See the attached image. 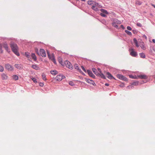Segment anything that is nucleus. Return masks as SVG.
<instances>
[{"label": "nucleus", "mask_w": 155, "mask_h": 155, "mask_svg": "<svg viewBox=\"0 0 155 155\" xmlns=\"http://www.w3.org/2000/svg\"><path fill=\"white\" fill-rule=\"evenodd\" d=\"M11 47L12 51L17 56H19V54L18 52V48L17 45L12 42H11L10 44Z\"/></svg>", "instance_id": "nucleus-1"}, {"label": "nucleus", "mask_w": 155, "mask_h": 155, "mask_svg": "<svg viewBox=\"0 0 155 155\" xmlns=\"http://www.w3.org/2000/svg\"><path fill=\"white\" fill-rule=\"evenodd\" d=\"M64 64L66 67L72 69H73V67L72 64L69 61H64Z\"/></svg>", "instance_id": "nucleus-2"}, {"label": "nucleus", "mask_w": 155, "mask_h": 155, "mask_svg": "<svg viewBox=\"0 0 155 155\" xmlns=\"http://www.w3.org/2000/svg\"><path fill=\"white\" fill-rule=\"evenodd\" d=\"M5 67L9 71H12L14 69L13 67L8 64H6L5 65Z\"/></svg>", "instance_id": "nucleus-3"}, {"label": "nucleus", "mask_w": 155, "mask_h": 155, "mask_svg": "<svg viewBox=\"0 0 155 155\" xmlns=\"http://www.w3.org/2000/svg\"><path fill=\"white\" fill-rule=\"evenodd\" d=\"M65 77L62 75H58L55 78V79L57 81H61L62 79Z\"/></svg>", "instance_id": "nucleus-4"}, {"label": "nucleus", "mask_w": 155, "mask_h": 155, "mask_svg": "<svg viewBox=\"0 0 155 155\" xmlns=\"http://www.w3.org/2000/svg\"><path fill=\"white\" fill-rule=\"evenodd\" d=\"M47 53L49 58L51 59L54 64H56V61L54 59V55L53 54L50 55L48 52Z\"/></svg>", "instance_id": "nucleus-5"}, {"label": "nucleus", "mask_w": 155, "mask_h": 155, "mask_svg": "<svg viewBox=\"0 0 155 155\" xmlns=\"http://www.w3.org/2000/svg\"><path fill=\"white\" fill-rule=\"evenodd\" d=\"M129 50L131 51L130 55L133 57H136L137 55V53L134 51L133 49H130Z\"/></svg>", "instance_id": "nucleus-6"}, {"label": "nucleus", "mask_w": 155, "mask_h": 155, "mask_svg": "<svg viewBox=\"0 0 155 155\" xmlns=\"http://www.w3.org/2000/svg\"><path fill=\"white\" fill-rule=\"evenodd\" d=\"M39 51L42 57H46V53L45 51L43 49H40Z\"/></svg>", "instance_id": "nucleus-7"}, {"label": "nucleus", "mask_w": 155, "mask_h": 155, "mask_svg": "<svg viewBox=\"0 0 155 155\" xmlns=\"http://www.w3.org/2000/svg\"><path fill=\"white\" fill-rule=\"evenodd\" d=\"M117 77L120 79L123 80L124 81H127V79L125 77H124L122 75L118 74L117 75Z\"/></svg>", "instance_id": "nucleus-8"}, {"label": "nucleus", "mask_w": 155, "mask_h": 155, "mask_svg": "<svg viewBox=\"0 0 155 155\" xmlns=\"http://www.w3.org/2000/svg\"><path fill=\"white\" fill-rule=\"evenodd\" d=\"M2 79L3 80H6L8 78V77L7 74L3 73L1 75Z\"/></svg>", "instance_id": "nucleus-9"}, {"label": "nucleus", "mask_w": 155, "mask_h": 155, "mask_svg": "<svg viewBox=\"0 0 155 155\" xmlns=\"http://www.w3.org/2000/svg\"><path fill=\"white\" fill-rule=\"evenodd\" d=\"M137 77L141 79H146L148 78L147 76L144 74L138 75Z\"/></svg>", "instance_id": "nucleus-10"}, {"label": "nucleus", "mask_w": 155, "mask_h": 155, "mask_svg": "<svg viewBox=\"0 0 155 155\" xmlns=\"http://www.w3.org/2000/svg\"><path fill=\"white\" fill-rule=\"evenodd\" d=\"M87 72L88 74L91 77L94 78L95 77V75L92 73V71L89 70H87Z\"/></svg>", "instance_id": "nucleus-11"}, {"label": "nucleus", "mask_w": 155, "mask_h": 155, "mask_svg": "<svg viewBox=\"0 0 155 155\" xmlns=\"http://www.w3.org/2000/svg\"><path fill=\"white\" fill-rule=\"evenodd\" d=\"M107 77L108 78L110 79H114L115 78L113 77V76L110 74L109 72H108L107 73Z\"/></svg>", "instance_id": "nucleus-12"}, {"label": "nucleus", "mask_w": 155, "mask_h": 155, "mask_svg": "<svg viewBox=\"0 0 155 155\" xmlns=\"http://www.w3.org/2000/svg\"><path fill=\"white\" fill-rule=\"evenodd\" d=\"M31 56L32 59H33L34 61H36L37 60V57L35 54L32 53Z\"/></svg>", "instance_id": "nucleus-13"}, {"label": "nucleus", "mask_w": 155, "mask_h": 155, "mask_svg": "<svg viewBox=\"0 0 155 155\" xmlns=\"http://www.w3.org/2000/svg\"><path fill=\"white\" fill-rule=\"evenodd\" d=\"M92 71L96 75H99V73L97 71V70L95 68H93Z\"/></svg>", "instance_id": "nucleus-14"}, {"label": "nucleus", "mask_w": 155, "mask_h": 155, "mask_svg": "<svg viewBox=\"0 0 155 155\" xmlns=\"http://www.w3.org/2000/svg\"><path fill=\"white\" fill-rule=\"evenodd\" d=\"M3 47L5 48V49L8 52H9V49H8V47L6 44L5 43L3 45Z\"/></svg>", "instance_id": "nucleus-15"}, {"label": "nucleus", "mask_w": 155, "mask_h": 155, "mask_svg": "<svg viewBox=\"0 0 155 155\" xmlns=\"http://www.w3.org/2000/svg\"><path fill=\"white\" fill-rule=\"evenodd\" d=\"M74 67L75 69H76L78 70L79 72H80L81 71V70L80 69H79L78 66V65L77 64H75L74 65Z\"/></svg>", "instance_id": "nucleus-16"}, {"label": "nucleus", "mask_w": 155, "mask_h": 155, "mask_svg": "<svg viewBox=\"0 0 155 155\" xmlns=\"http://www.w3.org/2000/svg\"><path fill=\"white\" fill-rule=\"evenodd\" d=\"M31 67L34 69L36 70H38L39 69V67H38L36 65H32Z\"/></svg>", "instance_id": "nucleus-17"}, {"label": "nucleus", "mask_w": 155, "mask_h": 155, "mask_svg": "<svg viewBox=\"0 0 155 155\" xmlns=\"http://www.w3.org/2000/svg\"><path fill=\"white\" fill-rule=\"evenodd\" d=\"M133 41L134 42L135 44L136 47H138L139 46L138 44L137 41V39L135 38H134L133 39Z\"/></svg>", "instance_id": "nucleus-18"}, {"label": "nucleus", "mask_w": 155, "mask_h": 155, "mask_svg": "<svg viewBox=\"0 0 155 155\" xmlns=\"http://www.w3.org/2000/svg\"><path fill=\"white\" fill-rule=\"evenodd\" d=\"M133 41L134 42L135 44L136 47H138L139 46L138 44L137 41V39L135 38H134L133 39Z\"/></svg>", "instance_id": "nucleus-19"}, {"label": "nucleus", "mask_w": 155, "mask_h": 155, "mask_svg": "<svg viewBox=\"0 0 155 155\" xmlns=\"http://www.w3.org/2000/svg\"><path fill=\"white\" fill-rule=\"evenodd\" d=\"M100 11L102 12V13H104L106 14H108V12H107V11L105 9H100Z\"/></svg>", "instance_id": "nucleus-20"}, {"label": "nucleus", "mask_w": 155, "mask_h": 155, "mask_svg": "<svg viewBox=\"0 0 155 155\" xmlns=\"http://www.w3.org/2000/svg\"><path fill=\"white\" fill-rule=\"evenodd\" d=\"M12 78L13 79L15 80H17L18 79V76L16 75H14L12 76Z\"/></svg>", "instance_id": "nucleus-21"}, {"label": "nucleus", "mask_w": 155, "mask_h": 155, "mask_svg": "<svg viewBox=\"0 0 155 155\" xmlns=\"http://www.w3.org/2000/svg\"><path fill=\"white\" fill-rule=\"evenodd\" d=\"M15 66L16 68L18 69H20L21 68V65L18 64H16L15 65Z\"/></svg>", "instance_id": "nucleus-22"}, {"label": "nucleus", "mask_w": 155, "mask_h": 155, "mask_svg": "<svg viewBox=\"0 0 155 155\" xmlns=\"http://www.w3.org/2000/svg\"><path fill=\"white\" fill-rule=\"evenodd\" d=\"M51 73L52 74L55 75L57 74L58 72L55 70L51 71Z\"/></svg>", "instance_id": "nucleus-23"}, {"label": "nucleus", "mask_w": 155, "mask_h": 155, "mask_svg": "<svg viewBox=\"0 0 155 155\" xmlns=\"http://www.w3.org/2000/svg\"><path fill=\"white\" fill-rule=\"evenodd\" d=\"M113 22L117 24H120L121 23V22L117 19L114 20Z\"/></svg>", "instance_id": "nucleus-24"}, {"label": "nucleus", "mask_w": 155, "mask_h": 155, "mask_svg": "<svg viewBox=\"0 0 155 155\" xmlns=\"http://www.w3.org/2000/svg\"><path fill=\"white\" fill-rule=\"evenodd\" d=\"M141 48L143 50H145L146 49V48L144 45V43L142 42L141 45H140Z\"/></svg>", "instance_id": "nucleus-25"}, {"label": "nucleus", "mask_w": 155, "mask_h": 155, "mask_svg": "<svg viewBox=\"0 0 155 155\" xmlns=\"http://www.w3.org/2000/svg\"><path fill=\"white\" fill-rule=\"evenodd\" d=\"M25 55L28 58V59L30 60L29 59V53L28 52H26L25 53Z\"/></svg>", "instance_id": "nucleus-26"}, {"label": "nucleus", "mask_w": 155, "mask_h": 155, "mask_svg": "<svg viewBox=\"0 0 155 155\" xmlns=\"http://www.w3.org/2000/svg\"><path fill=\"white\" fill-rule=\"evenodd\" d=\"M91 8L93 9L96 11H97L98 10V8L96 7L95 6H94V5H93L92 6Z\"/></svg>", "instance_id": "nucleus-27"}, {"label": "nucleus", "mask_w": 155, "mask_h": 155, "mask_svg": "<svg viewBox=\"0 0 155 155\" xmlns=\"http://www.w3.org/2000/svg\"><path fill=\"white\" fill-rule=\"evenodd\" d=\"M99 75H100L102 78L104 79H106L105 76L102 73H101L100 74L99 73Z\"/></svg>", "instance_id": "nucleus-28"}, {"label": "nucleus", "mask_w": 155, "mask_h": 155, "mask_svg": "<svg viewBox=\"0 0 155 155\" xmlns=\"http://www.w3.org/2000/svg\"><path fill=\"white\" fill-rule=\"evenodd\" d=\"M140 55L141 57L143 58H144L145 57V55L143 53H140Z\"/></svg>", "instance_id": "nucleus-29"}, {"label": "nucleus", "mask_w": 155, "mask_h": 155, "mask_svg": "<svg viewBox=\"0 0 155 155\" xmlns=\"http://www.w3.org/2000/svg\"><path fill=\"white\" fill-rule=\"evenodd\" d=\"M94 2L93 1H88L87 2V3L89 5H91L92 4H94Z\"/></svg>", "instance_id": "nucleus-30"}, {"label": "nucleus", "mask_w": 155, "mask_h": 155, "mask_svg": "<svg viewBox=\"0 0 155 155\" xmlns=\"http://www.w3.org/2000/svg\"><path fill=\"white\" fill-rule=\"evenodd\" d=\"M112 24L113 26H114V27H115L117 28H118V26L117 25V24L115 23L114 22H113L112 23Z\"/></svg>", "instance_id": "nucleus-31"}, {"label": "nucleus", "mask_w": 155, "mask_h": 155, "mask_svg": "<svg viewBox=\"0 0 155 155\" xmlns=\"http://www.w3.org/2000/svg\"><path fill=\"white\" fill-rule=\"evenodd\" d=\"M42 78L43 79L44 81H46V76L45 74H42Z\"/></svg>", "instance_id": "nucleus-32"}, {"label": "nucleus", "mask_w": 155, "mask_h": 155, "mask_svg": "<svg viewBox=\"0 0 155 155\" xmlns=\"http://www.w3.org/2000/svg\"><path fill=\"white\" fill-rule=\"evenodd\" d=\"M132 84L133 85H137L138 84V82L137 81H136L133 82Z\"/></svg>", "instance_id": "nucleus-33"}, {"label": "nucleus", "mask_w": 155, "mask_h": 155, "mask_svg": "<svg viewBox=\"0 0 155 155\" xmlns=\"http://www.w3.org/2000/svg\"><path fill=\"white\" fill-rule=\"evenodd\" d=\"M135 4L138 5H140L141 4L142 2L139 1H137L136 2Z\"/></svg>", "instance_id": "nucleus-34"}, {"label": "nucleus", "mask_w": 155, "mask_h": 155, "mask_svg": "<svg viewBox=\"0 0 155 155\" xmlns=\"http://www.w3.org/2000/svg\"><path fill=\"white\" fill-rule=\"evenodd\" d=\"M4 69L3 67L0 65V72H2L4 71Z\"/></svg>", "instance_id": "nucleus-35"}, {"label": "nucleus", "mask_w": 155, "mask_h": 155, "mask_svg": "<svg viewBox=\"0 0 155 155\" xmlns=\"http://www.w3.org/2000/svg\"><path fill=\"white\" fill-rule=\"evenodd\" d=\"M125 32H126V33H127L128 35H131V34H132V33H131L130 32V31H128V30H125Z\"/></svg>", "instance_id": "nucleus-36"}, {"label": "nucleus", "mask_w": 155, "mask_h": 155, "mask_svg": "<svg viewBox=\"0 0 155 155\" xmlns=\"http://www.w3.org/2000/svg\"><path fill=\"white\" fill-rule=\"evenodd\" d=\"M31 79L33 82L35 83H36L37 82V80L35 78H31Z\"/></svg>", "instance_id": "nucleus-37"}, {"label": "nucleus", "mask_w": 155, "mask_h": 155, "mask_svg": "<svg viewBox=\"0 0 155 155\" xmlns=\"http://www.w3.org/2000/svg\"><path fill=\"white\" fill-rule=\"evenodd\" d=\"M129 77L131 78H134V79H138V78H137L136 76H134L132 75H130L129 76Z\"/></svg>", "instance_id": "nucleus-38"}, {"label": "nucleus", "mask_w": 155, "mask_h": 155, "mask_svg": "<svg viewBox=\"0 0 155 155\" xmlns=\"http://www.w3.org/2000/svg\"><path fill=\"white\" fill-rule=\"evenodd\" d=\"M86 81L88 83H91V82L92 81V80H91L89 79H86Z\"/></svg>", "instance_id": "nucleus-39"}, {"label": "nucleus", "mask_w": 155, "mask_h": 155, "mask_svg": "<svg viewBox=\"0 0 155 155\" xmlns=\"http://www.w3.org/2000/svg\"><path fill=\"white\" fill-rule=\"evenodd\" d=\"M69 84L71 86H74V83L71 81L69 82Z\"/></svg>", "instance_id": "nucleus-40"}, {"label": "nucleus", "mask_w": 155, "mask_h": 155, "mask_svg": "<svg viewBox=\"0 0 155 155\" xmlns=\"http://www.w3.org/2000/svg\"><path fill=\"white\" fill-rule=\"evenodd\" d=\"M106 15H107L106 14H104V13H101L100 14V15L102 16V17H106Z\"/></svg>", "instance_id": "nucleus-41"}, {"label": "nucleus", "mask_w": 155, "mask_h": 155, "mask_svg": "<svg viewBox=\"0 0 155 155\" xmlns=\"http://www.w3.org/2000/svg\"><path fill=\"white\" fill-rule=\"evenodd\" d=\"M127 29L128 30H130V31H131V30H132V28H131L130 27V26H127Z\"/></svg>", "instance_id": "nucleus-42"}, {"label": "nucleus", "mask_w": 155, "mask_h": 155, "mask_svg": "<svg viewBox=\"0 0 155 155\" xmlns=\"http://www.w3.org/2000/svg\"><path fill=\"white\" fill-rule=\"evenodd\" d=\"M81 68L85 72H86V70H85V69L84 68V67H83V66H81Z\"/></svg>", "instance_id": "nucleus-43"}, {"label": "nucleus", "mask_w": 155, "mask_h": 155, "mask_svg": "<svg viewBox=\"0 0 155 155\" xmlns=\"http://www.w3.org/2000/svg\"><path fill=\"white\" fill-rule=\"evenodd\" d=\"M137 25L138 26H139V27H141L142 26L141 24L140 23H137Z\"/></svg>", "instance_id": "nucleus-44"}, {"label": "nucleus", "mask_w": 155, "mask_h": 155, "mask_svg": "<svg viewBox=\"0 0 155 155\" xmlns=\"http://www.w3.org/2000/svg\"><path fill=\"white\" fill-rule=\"evenodd\" d=\"M91 82H91V83L94 86H96V84L93 81H92Z\"/></svg>", "instance_id": "nucleus-45"}, {"label": "nucleus", "mask_w": 155, "mask_h": 155, "mask_svg": "<svg viewBox=\"0 0 155 155\" xmlns=\"http://www.w3.org/2000/svg\"><path fill=\"white\" fill-rule=\"evenodd\" d=\"M44 84L42 83H39V85L41 87H43L44 86Z\"/></svg>", "instance_id": "nucleus-46"}, {"label": "nucleus", "mask_w": 155, "mask_h": 155, "mask_svg": "<svg viewBox=\"0 0 155 155\" xmlns=\"http://www.w3.org/2000/svg\"><path fill=\"white\" fill-rule=\"evenodd\" d=\"M2 46L0 44V51L2 52Z\"/></svg>", "instance_id": "nucleus-47"}, {"label": "nucleus", "mask_w": 155, "mask_h": 155, "mask_svg": "<svg viewBox=\"0 0 155 155\" xmlns=\"http://www.w3.org/2000/svg\"><path fill=\"white\" fill-rule=\"evenodd\" d=\"M94 3H95V4H94L93 5L95 6L96 7L98 6V3L94 2Z\"/></svg>", "instance_id": "nucleus-48"}, {"label": "nucleus", "mask_w": 155, "mask_h": 155, "mask_svg": "<svg viewBox=\"0 0 155 155\" xmlns=\"http://www.w3.org/2000/svg\"><path fill=\"white\" fill-rule=\"evenodd\" d=\"M35 51L37 52V54L39 55V54L38 53V49H35Z\"/></svg>", "instance_id": "nucleus-49"}, {"label": "nucleus", "mask_w": 155, "mask_h": 155, "mask_svg": "<svg viewBox=\"0 0 155 155\" xmlns=\"http://www.w3.org/2000/svg\"><path fill=\"white\" fill-rule=\"evenodd\" d=\"M97 69L100 73H101V71L100 69L99 68H98Z\"/></svg>", "instance_id": "nucleus-50"}, {"label": "nucleus", "mask_w": 155, "mask_h": 155, "mask_svg": "<svg viewBox=\"0 0 155 155\" xmlns=\"http://www.w3.org/2000/svg\"><path fill=\"white\" fill-rule=\"evenodd\" d=\"M120 26H121V27L122 28H123V29H124V26H123V25H120Z\"/></svg>", "instance_id": "nucleus-51"}, {"label": "nucleus", "mask_w": 155, "mask_h": 155, "mask_svg": "<svg viewBox=\"0 0 155 155\" xmlns=\"http://www.w3.org/2000/svg\"><path fill=\"white\" fill-rule=\"evenodd\" d=\"M105 85L106 86H109V84L107 83H106L105 84Z\"/></svg>", "instance_id": "nucleus-52"}, {"label": "nucleus", "mask_w": 155, "mask_h": 155, "mask_svg": "<svg viewBox=\"0 0 155 155\" xmlns=\"http://www.w3.org/2000/svg\"><path fill=\"white\" fill-rule=\"evenodd\" d=\"M152 41L153 42L155 43V39H153Z\"/></svg>", "instance_id": "nucleus-53"}, {"label": "nucleus", "mask_w": 155, "mask_h": 155, "mask_svg": "<svg viewBox=\"0 0 155 155\" xmlns=\"http://www.w3.org/2000/svg\"><path fill=\"white\" fill-rule=\"evenodd\" d=\"M59 62L61 63V64L62 63V61L61 60V61H60V60H59Z\"/></svg>", "instance_id": "nucleus-54"}, {"label": "nucleus", "mask_w": 155, "mask_h": 155, "mask_svg": "<svg viewBox=\"0 0 155 155\" xmlns=\"http://www.w3.org/2000/svg\"><path fill=\"white\" fill-rule=\"evenodd\" d=\"M152 5L153 6L154 8H155V5L153 4H152Z\"/></svg>", "instance_id": "nucleus-55"}, {"label": "nucleus", "mask_w": 155, "mask_h": 155, "mask_svg": "<svg viewBox=\"0 0 155 155\" xmlns=\"http://www.w3.org/2000/svg\"><path fill=\"white\" fill-rule=\"evenodd\" d=\"M153 50L155 51V48Z\"/></svg>", "instance_id": "nucleus-56"}, {"label": "nucleus", "mask_w": 155, "mask_h": 155, "mask_svg": "<svg viewBox=\"0 0 155 155\" xmlns=\"http://www.w3.org/2000/svg\"><path fill=\"white\" fill-rule=\"evenodd\" d=\"M82 1H84L85 0H81Z\"/></svg>", "instance_id": "nucleus-57"}]
</instances>
